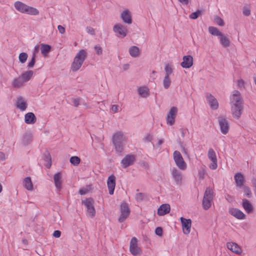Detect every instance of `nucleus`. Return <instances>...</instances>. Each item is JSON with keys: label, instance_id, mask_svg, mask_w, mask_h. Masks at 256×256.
<instances>
[{"label": "nucleus", "instance_id": "nucleus-19", "mask_svg": "<svg viewBox=\"0 0 256 256\" xmlns=\"http://www.w3.org/2000/svg\"><path fill=\"white\" fill-rule=\"evenodd\" d=\"M116 176L114 174H111L108 177L107 180V186L108 189L110 194H114L116 186Z\"/></svg>", "mask_w": 256, "mask_h": 256}, {"label": "nucleus", "instance_id": "nucleus-20", "mask_svg": "<svg viewBox=\"0 0 256 256\" xmlns=\"http://www.w3.org/2000/svg\"><path fill=\"white\" fill-rule=\"evenodd\" d=\"M243 106H230L231 112L232 116L237 120H238L242 114Z\"/></svg>", "mask_w": 256, "mask_h": 256}, {"label": "nucleus", "instance_id": "nucleus-24", "mask_svg": "<svg viewBox=\"0 0 256 256\" xmlns=\"http://www.w3.org/2000/svg\"><path fill=\"white\" fill-rule=\"evenodd\" d=\"M234 180H235L236 187L240 188L244 186V183L245 180L244 175L241 172L236 173L234 176Z\"/></svg>", "mask_w": 256, "mask_h": 256}, {"label": "nucleus", "instance_id": "nucleus-35", "mask_svg": "<svg viewBox=\"0 0 256 256\" xmlns=\"http://www.w3.org/2000/svg\"><path fill=\"white\" fill-rule=\"evenodd\" d=\"M220 44L224 48H227L230 46V41L228 38L222 34L220 36Z\"/></svg>", "mask_w": 256, "mask_h": 256}, {"label": "nucleus", "instance_id": "nucleus-11", "mask_svg": "<svg viewBox=\"0 0 256 256\" xmlns=\"http://www.w3.org/2000/svg\"><path fill=\"white\" fill-rule=\"evenodd\" d=\"M170 172L172 178L174 180L175 184L178 186H180L182 184V176L181 172H180L176 168H172L170 169Z\"/></svg>", "mask_w": 256, "mask_h": 256}, {"label": "nucleus", "instance_id": "nucleus-53", "mask_svg": "<svg viewBox=\"0 0 256 256\" xmlns=\"http://www.w3.org/2000/svg\"><path fill=\"white\" fill-rule=\"evenodd\" d=\"M136 199L138 202H140L143 199V195L142 193H138L136 195Z\"/></svg>", "mask_w": 256, "mask_h": 256}, {"label": "nucleus", "instance_id": "nucleus-28", "mask_svg": "<svg viewBox=\"0 0 256 256\" xmlns=\"http://www.w3.org/2000/svg\"><path fill=\"white\" fill-rule=\"evenodd\" d=\"M170 205L165 204H162L158 210V214L160 216H164L170 212Z\"/></svg>", "mask_w": 256, "mask_h": 256}, {"label": "nucleus", "instance_id": "nucleus-43", "mask_svg": "<svg viewBox=\"0 0 256 256\" xmlns=\"http://www.w3.org/2000/svg\"><path fill=\"white\" fill-rule=\"evenodd\" d=\"M242 188H243L244 192L246 196L248 198H250L252 196V192L250 189V188L246 186H244Z\"/></svg>", "mask_w": 256, "mask_h": 256}, {"label": "nucleus", "instance_id": "nucleus-41", "mask_svg": "<svg viewBox=\"0 0 256 256\" xmlns=\"http://www.w3.org/2000/svg\"><path fill=\"white\" fill-rule=\"evenodd\" d=\"M70 162L72 165L77 166L80 164V159L78 156H73L70 158Z\"/></svg>", "mask_w": 256, "mask_h": 256}, {"label": "nucleus", "instance_id": "nucleus-6", "mask_svg": "<svg viewBox=\"0 0 256 256\" xmlns=\"http://www.w3.org/2000/svg\"><path fill=\"white\" fill-rule=\"evenodd\" d=\"M173 157L176 164L180 170H184L186 168L187 164L180 152L175 150L173 154Z\"/></svg>", "mask_w": 256, "mask_h": 256}, {"label": "nucleus", "instance_id": "nucleus-51", "mask_svg": "<svg viewBox=\"0 0 256 256\" xmlns=\"http://www.w3.org/2000/svg\"><path fill=\"white\" fill-rule=\"evenodd\" d=\"M46 160L48 162V163L46 164V166L49 168L51 166V158L49 154H48V156L46 158Z\"/></svg>", "mask_w": 256, "mask_h": 256}, {"label": "nucleus", "instance_id": "nucleus-49", "mask_svg": "<svg viewBox=\"0 0 256 256\" xmlns=\"http://www.w3.org/2000/svg\"><path fill=\"white\" fill-rule=\"evenodd\" d=\"M242 12L245 16H249L251 14L250 8L246 6H245L243 8Z\"/></svg>", "mask_w": 256, "mask_h": 256}, {"label": "nucleus", "instance_id": "nucleus-46", "mask_svg": "<svg viewBox=\"0 0 256 256\" xmlns=\"http://www.w3.org/2000/svg\"><path fill=\"white\" fill-rule=\"evenodd\" d=\"M32 140L31 136L30 135L26 134L24 136L23 139V143L24 144H28Z\"/></svg>", "mask_w": 256, "mask_h": 256}, {"label": "nucleus", "instance_id": "nucleus-8", "mask_svg": "<svg viewBox=\"0 0 256 256\" xmlns=\"http://www.w3.org/2000/svg\"><path fill=\"white\" fill-rule=\"evenodd\" d=\"M120 214L118 218V222H122L130 214V210L128 204L126 202H122L120 206Z\"/></svg>", "mask_w": 256, "mask_h": 256}, {"label": "nucleus", "instance_id": "nucleus-40", "mask_svg": "<svg viewBox=\"0 0 256 256\" xmlns=\"http://www.w3.org/2000/svg\"><path fill=\"white\" fill-rule=\"evenodd\" d=\"M172 84L171 78L164 76L162 80V84L165 89L168 88Z\"/></svg>", "mask_w": 256, "mask_h": 256}, {"label": "nucleus", "instance_id": "nucleus-26", "mask_svg": "<svg viewBox=\"0 0 256 256\" xmlns=\"http://www.w3.org/2000/svg\"><path fill=\"white\" fill-rule=\"evenodd\" d=\"M242 206L246 214H250L252 213L254 207L248 200L245 198L242 199Z\"/></svg>", "mask_w": 256, "mask_h": 256}, {"label": "nucleus", "instance_id": "nucleus-44", "mask_svg": "<svg viewBox=\"0 0 256 256\" xmlns=\"http://www.w3.org/2000/svg\"><path fill=\"white\" fill-rule=\"evenodd\" d=\"M36 58L34 54H32L31 60L28 62L27 66L28 68H32L34 67L36 61Z\"/></svg>", "mask_w": 256, "mask_h": 256}, {"label": "nucleus", "instance_id": "nucleus-7", "mask_svg": "<svg viewBox=\"0 0 256 256\" xmlns=\"http://www.w3.org/2000/svg\"><path fill=\"white\" fill-rule=\"evenodd\" d=\"M82 204L86 208L87 214L90 218H93L96 214V210L94 206V200L92 198H86L82 201Z\"/></svg>", "mask_w": 256, "mask_h": 256}, {"label": "nucleus", "instance_id": "nucleus-2", "mask_svg": "<svg viewBox=\"0 0 256 256\" xmlns=\"http://www.w3.org/2000/svg\"><path fill=\"white\" fill-rule=\"evenodd\" d=\"M87 56V52L84 50H80L76 54L71 65V70L73 72L78 70L82 65Z\"/></svg>", "mask_w": 256, "mask_h": 256}, {"label": "nucleus", "instance_id": "nucleus-13", "mask_svg": "<svg viewBox=\"0 0 256 256\" xmlns=\"http://www.w3.org/2000/svg\"><path fill=\"white\" fill-rule=\"evenodd\" d=\"M218 124L221 132L226 134L229 130V124L228 121L224 118L220 116L218 118Z\"/></svg>", "mask_w": 256, "mask_h": 256}, {"label": "nucleus", "instance_id": "nucleus-52", "mask_svg": "<svg viewBox=\"0 0 256 256\" xmlns=\"http://www.w3.org/2000/svg\"><path fill=\"white\" fill-rule=\"evenodd\" d=\"M155 233L158 236L162 234V230L160 227H157L155 230Z\"/></svg>", "mask_w": 256, "mask_h": 256}, {"label": "nucleus", "instance_id": "nucleus-15", "mask_svg": "<svg viewBox=\"0 0 256 256\" xmlns=\"http://www.w3.org/2000/svg\"><path fill=\"white\" fill-rule=\"evenodd\" d=\"M206 99L211 109L216 110L218 108L219 104L218 100L211 94H206Z\"/></svg>", "mask_w": 256, "mask_h": 256}, {"label": "nucleus", "instance_id": "nucleus-54", "mask_svg": "<svg viewBox=\"0 0 256 256\" xmlns=\"http://www.w3.org/2000/svg\"><path fill=\"white\" fill-rule=\"evenodd\" d=\"M88 189L87 188H81L79 190V193L81 195H85L88 192Z\"/></svg>", "mask_w": 256, "mask_h": 256}, {"label": "nucleus", "instance_id": "nucleus-62", "mask_svg": "<svg viewBox=\"0 0 256 256\" xmlns=\"http://www.w3.org/2000/svg\"><path fill=\"white\" fill-rule=\"evenodd\" d=\"M111 110H112L114 112H118V106L117 105H112V108H111Z\"/></svg>", "mask_w": 256, "mask_h": 256}, {"label": "nucleus", "instance_id": "nucleus-23", "mask_svg": "<svg viewBox=\"0 0 256 256\" xmlns=\"http://www.w3.org/2000/svg\"><path fill=\"white\" fill-rule=\"evenodd\" d=\"M180 65L183 68H188L193 64V58L190 55L184 56Z\"/></svg>", "mask_w": 256, "mask_h": 256}, {"label": "nucleus", "instance_id": "nucleus-61", "mask_svg": "<svg viewBox=\"0 0 256 256\" xmlns=\"http://www.w3.org/2000/svg\"><path fill=\"white\" fill-rule=\"evenodd\" d=\"M39 49H40V46L38 45L35 46L34 49V51L32 52V54H34L35 56H36V53L38 52Z\"/></svg>", "mask_w": 256, "mask_h": 256}, {"label": "nucleus", "instance_id": "nucleus-29", "mask_svg": "<svg viewBox=\"0 0 256 256\" xmlns=\"http://www.w3.org/2000/svg\"><path fill=\"white\" fill-rule=\"evenodd\" d=\"M36 120V117L33 112H28L24 116V122L27 124H34Z\"/></svg>", "mask_w": 256, "mask_h": 256}, {"label": "nucleus", "instance_id": "nucleus-36", "mask_svg": "<svg viewBox=\"0 0 256 256\" xmlns=\"http://www.w3.org/2000/svg\"><path fill=\"white\" fill-rule=\"evenodd\" d=\"M124 142H112L115 150L118 153H122L124 150Z\"/></svg>", "mask_w": 256, "mask_h": 256}, {"label": "nucleus", "instance_id": "nucleus-18", "mask_svg": "<svg viewBox=\"0 0 256 256\" xmlns=\"http://www.w3.org/2000/svg\"><path fill=\"white\" fill-rule=\"evenodd\" d=\"M127 140V138L122 131L115 132L112 137V142H124Z\"/></svg>", "mask_w": 256, "mask_h": 256}, {"label": "nucleus", "instance_id": "nucleus-64", "mask_svg": "<svg viewBox=\"0 0 256 256\" xmlns=\"http://www.w3.org/2000/svg\"><path fill=\"white\" fill-rule=\"evenodd\" d=\"M6 160L5 154L3 152H0V160Z\"/></svg>", "mask_w": 256, "mask_h": 256}, {"label": "nucleus", "instance_id": "nucleus-47", "mask_svg": "<svg viewBox=\"0 0 256 256\" xmlns=\"http://www.w3.org/2000/svg\"><path fill=\"white\" fill-rule=\"evenodd\" d=\"M214 22L220 26H223L224 25V22L222 18L218 16H216L214 18Z\"/></svg>", "mask_w": 256, "mask_h": 256}, {"label": "nucleus", "instance_id": "nucleus-22", "mask_svg": "<svg viewBox=\"0 0 256 256\" xmlns=\"http://www.w3.org/2000/svg\"><path fill=\"white\" fill-rule=\"evenodd\" d=\"M120 17L122 22L126 24H130L132 23V18L129 10H124L120 14Z\"/></svg>", "mask_w": 256, "mask_h": 256}, {"label": "nucleus", "instance_id": "nucleus-3", "mask_svg": "<svg viewBox=\"0 0 256 256\" xmlns=\"http://www.w3.org/2000/svg\"><path fill=\"white\" fill-rule=\"evenodd\" d=\"M214 194L212 190L210 188H206L203 200H202V206L205 210H208L212 205V202L213 200Z\"/></svg>", "mask_w": 256, "mask_h": 256}, {"label": "nucleus", "instance_id": "nucleus-59", "mask_svg": "<svg viewBox=\"0 0 256 256\" xmlns=\"http://www.w3.org/2000/svg\"><path fill=\"white\" fill-rule=\"evenodd\" d=\"M198 176L200 178H203L204 176V170L202 169L199 170L198 172Z\"/></svg>", "mask_w": 256, "mask_h": 256}, {"label": "nucleus", "instance_id": "nucleus-9", "mask_svg": "<svg viewBox=\"0 0 256 256\" xmlns=\"http://www.w3.org/2000/svg\"><path fill=\"white\" fill-rule=\"evenodd\" d=\"M208 157L212 162V163L209 165V168L213 170L216 169L218 168L217 157L216 152L212 148H209L208 152Z\"/></svg>", "mask_w": 256, "mask_h": 256}, {"label": "nucleus", "instance_id": "nucleus-32", "mask_svg": "<svg viewBox=\"0 0 256 256\" xmlns=\"http://www.w3.org/2000/svg\"><path fill=\"white\" fill-rule=\"evenodd\" d=\"M34 74L32 70H30L22 73L20 76L24 82L25 83L30 80Z\"/></svg>", "mask_w": 256, "mask_h": 256}, {"label": "nucleus", "instance_id": "nucleus-48", "mask_svg": "<svg viewBox=\"0 0 256 256\" xmlns=\"http://www.w3.org/2000/svg\"><path fill=\"white\" fill-rule=\"evenodd\" d=\"M153 139V136L150 134H148L144 138L145 142H151Z\"/></svg>", "mask_w": 256, "mask_h": 256}, {"label": "nucleus", "instance_id": "nucleus-12", "mask_svg": "<svg viewBox=\"0 0 256 256\" xmlns=\"http://www.w3.org/2000/svg\"><path fill=\"white\" fill-rule=\"evenodd\" d=\"M130 251L133 256H137L140 254L141 250L138 246V240L136 238L133 237L130 240Z\"/></svg>", "mask_w": 256, "mask_h": 256}, {"label": "nucleus", "instance_id": "nucleus-5", "mask_svg": "<svg viewBox=\"0 0 256 256\" xmlns=\"http://www.w3.org/2000/svg\"><path fill=\"white\" fill-rule=\"evenodd\" d=\"M113 31L116 34V37L123 38L128 34V30L126 26L122 24H118L113 26Z\"/></svg>", "mask_w": 256, "mask_h": 256}, {"label": "nucleus", "instance_id": "nucleus-34", "mask_svg": "<svg viewBox=\"0 0 256 256\" xmlns=\"http://www.w3.org/2000/svg\"><path fill=\"white\" fill-rule=\"evenodd\" d=\"M140 52L139 48L136 46H132L129 48V53L133 58L137 57Z\"/></svg>", "mask_w": 256, "mask_h": 256}, {"label": "nucleus", "instance_id": "nucleus-25", "mask_svg": "<svg viewBox=\"0 0 256 256\" xmlns=\"http://www.w3.org/2000/svg\"><path fill=\"white\" fill-rule=\"evenodd\" d=\"M227 248L236 254H240L242 249L236 243L233 242H228L226 244Z\"/></svg>", "mask_w": 256, "mask_h": 256}, {"label": "nucleus", "instance_id": "nucleus-45", "mask_svg": "<svg viewBox=\"0 0 256 256\" xmlns=\"http://www.w3.org/2000/svg\"><path fill=\"white\" fill-rule=\"evenodd\" d=\"M201 12H202V11L200 10H198L195 12H192L190 15V18L192 19L195 20L198 17V16L201 14Z\"/></svg>", "mask_w": 256, "mask_h": 256}, {"label": "nucleus", "instance_id": "nucleus-38", "mask_svg": "<svg viewBox=\"0 0 256 256\" xmlns=\"http://www.w3.org/2000/svg\"><path fill=\"white\" fill-rule=\"evenodd\" d=\"M50 48L51 47L48 44H42L40 45L41 52L44 56H46L47 55Z\"/></svg>", "mask_w": 256, "mask_h": 256}, {"label": "nucleus", "instance_id": "nucleus-39", "mask_svg": "<svg viewBox=\"0 0 256 256\" xmlns=\"http://www.w3.org/2000/svg\"><path fill=\"white\" fill-rule=\"evenodd\" d=\"M208 32L211 34L218 36L222 34L214 26H210L208 28Z\"/></svg>", "mask_w": 256, "mask_h": 256}, {"label": "nucleus", "instance_id": "nucleus-42", "mask_svg": "<svg viewBox=\"0 0 256 256\" xmlns=\"http://www.w3.org/2000/svg\"><path fill=\"white\" fill-rule=\"evenodd\" d=\"M28 58V55L26 52H22L19 54L18 59L19 61L22 64H24Z\"/></svg>", "mask_w": 256, "mask_h": 256}, {"label": "nucleus", "instance_id": "nucleus-57", "mask_svg": "<svg viewBox=\"0 0 256 256\" xmlns=\"http://www.w3.org/2000/svg\"><path fill=\"white\" fill-rule=\"evenodd\" d=\"M61 232L60 230H54L53 233V236L55 238H58L60 236Z\"/></svg>", "mask_w": 256, "mask_h": 256}, {"label": "nucleus", "instance_id": "nucleus-17", "mask_svg": "<svg viewBox=\"0 0 256 256\" xmlns=\"http://www.w3.org/2000/svg\"><path fill=\"white\" fill-rule=\"evenodd\" d=\"M16 106L20 111H25L28 106L26 100L25 98L22 96H18L16 102Z\"/></svg>", "mask_w": 256, "mask_h": 256}, {"label": "nucleus", "instance_id": "nucleus-58", "mask_svg": "<svg viewBox=\"0 0 256 256\" xmlns=\"http://www.w3.org/2000/svg\"><path fill=\"white\" fill-rule=\"evenodd\" d=\"M58 29L61 34H63L65 32V28L64 26L61 25H58Z\"/></svg>", "mask_w": 256, "mask_h": 256}, {"label": "nucleus", "instance_id": "nucleus-50", "mask_svg": "<svg viewBox=\"0 0 256 256\" xmlns=\"http://www.w3.org/2000/svg\"><path fill=\"white\" fill-rule=\"evenodd\" d=\"M94 50L98 55H101L102 54V48L100 45H96L94 46Z\"/></svg>", "mask_w": 256, "mask_h": 256}, {"label": "nucleus", "instance_id": "nucleus-60", "mask_svg": "<svg viewBox=\"0 0 256 256\" xmlns=\"http://www.w3.org/2000/svg\"><path fill=\"white\" fill-rule=\"evenodd\" d=\"M186 130L184 129V128H180L179 130L181 134V136L182 138H184L185 136V134L186 132Z\"/></svg>", "mask_w": 256, "mask_h": 256}, {"label": "nucleus", "instance_id": "nucleus-14", "mask_svg": "<svg viewBox=\"0 0 256 256\" xmlns=\"http://www.w3.org/2000/svg\"><path fill=\"white\" fill-rule=\"evenodd\" d=\"M228 212L238 220H242L246 218V214L240 209L235 208H230Z\"/></svg>", "mask_w": 256, "mask_h": 256}, {"label": "nucleus", "instance_id": "nucleus-10", "mask_svg": "<svg viewBox=\"0 0 256 256\" xmlns=\"http://www.w3.org/2000/svg\"><path fill=\"white\" fill-rule=\"evenodd\" d=\"M178 110L176 107L172 106L168 112L166 117V124L168 126H172L175 122V118L178 114Z\"/></svg>", "mask_w": 256, "mask_h": 256}, {"label": "nucleus", "instance_id": "nucleus-1", "mask_svg": "<svg viewBox=\"0 0 256 256\" xmlns=\"http://www.w3.org/2000/svg\"><path fill=\"white\" fill-rule=\"evenodd\" d=\"M15 8L22 14H26L32 16H37L39 14V10L34 7L26 5V4L16 1L14 4Z\"/></svg>", "mask_w": 256, "mask_h": 256}, {"label": "nucleus", "instance_id": "nucleus-21", "mask_svg": "<svg viewBox=\"0 0 256 256\" xmlns=\"http://www.w3.org/2000/svg\"><path fill=\"white\" fill-rule=\"evenodd\" d=\"M135 160L134 155L128 154L121 161V164L124 168H126L132 165Z\"/></svg>", "mask_w": 256, "mask_h": 256}, {"label": "nucleus", "instance_id": "nucleus-56", "mask_svg": "<svg viewBox=\"0 0 256 256\" xmlns=\"http://www.w3.org/2000/svg\"><path fill=\"white\" fill-rule=\"evenodd\" d=\"M72 102L75 106L78 107L80 104V98H76L73 100Z\"/></svg>", "mask_w": 256, "mask_h": 256}, {"label": "nucleus", "instance_id": "nucleus-33", "mask_svg": "<svg viewBox=\"0 0 256 256\" xmlns=\"http://www.w3.org/2000/svg\"><path fill=\"white\" fill-rule=\"evenodd\" d=\"M12 84L14 88H18L23 86L24 84V82L22 80V78L19 76L13 80Z\"/></svg>", "mask_w": 256, "mask_h": 256}, {"label": "nucleus", "instance_id": "nucleus-37", "mask_svg": "<svg viewBox=\"0 0 256 256\" xmlns=\"http://www.w3.org/2000/svg\"><path fill=\"white\" fill-rule=\"evenodd\" d=\"M164 76L170 78L173 74V70L170 65L166 64L164 66Z\"/></svg>", "mask_w": 256, "mask_h": 256}, {"label": "nucleus", "instance_id": "nucleus-16", "mask_svg": "<svg viewBox=\"0 0 256 256\" xmlns=\"http://www.w3.org/2000/svg\"><path fill=\"white\" fill-rule=\"evenodd\" d=\"M180 222L182 224L183 232L185 234H188L190 232L192 221L190 219H186L183 217L180 218Z\"/></svg>", "mask_w": 256, "mask_h": 256}, {"label": "nucleus", "instance_id": "nucleus-27", "mask_svg": "<svg viewBox=\"0 0 256 256\" xmlns=\"http://www.w3.org/2000/svg\"><path fill=\"white\" fill-rule=\"evenodd\" d=\"M54 180L56 190L60 192L62 189V174L60 172L55 174Z\"/></svg>", "mask_w": 256, "mask_h": 256}, {"label": "nucleus", "instance_id": "nucleus-55", "mask_svg": "<svg viewBox=\"0 0 256 256\" xmlns=\"http://www.w3.org/2000/svg\"><path fill=\"white\" fill-rule=\"evenodd\" d=\"M86 32L91 35L95 34L94 30L91 27H87Z\"/></svg>", "mask_w": 256, "mask_h": 256}, {"label": "nucleus", "instance_id": "nucleus-4", "mask_svg": "<svg viewBox=\"0 0 256 256\" xmlns=\"http://www.w3.org/2000/svg\"><path fill=\"white\" fill-rule=\"evenodd\" d=\"M230 106L244 105V100L240 92L234 90L232 92L230 97Z\"/></svg>", "mask_w": 256, "mask_h": 256}, {"label": "nucleus", "instance_id": "nucleus-63", "mask_svg": "<svg viewBox=\"0 0 256 256\" xmlns=\"http://www.w3.org/2000/svg\"><path fill=\"white\" fill-rule=\"evenodd\" d=\"M178 1L183 5L186 6L188 4L190 0H178Z\"/></svg>", "mask_w": 256, "mask_h": 256}, {"label": "nucleus", "instance_id": "nucleus-31", "mask_svg": "<svg viewBox=\"0 0 256 256\" xmlns=\"http://www.w3.org/2000/svg\"><path fill=\"white\" fill-rule=\"evenodd\" d=\"M22 184L24 188L28 190L32 191L33 190V184L30 177L28 176L24 178Z\"/></svg>", "mask_w": 256, "mask_h": 256}, {"label": "nucleus", "instance_id": "nucleus-30", "mask_svg": "<svg viewBox=\"0 0 256 256\" xmlns=\"http://www.w3.org/2000/svg\"><path fill=\"white\" fill-rule=\"evenodd\" d=\"M138 94L142 98H146L150 95L149 88L146 86L138 87Z\"/></svg>", "mask_w": 256, "mask_h": 256}]
</instances>
